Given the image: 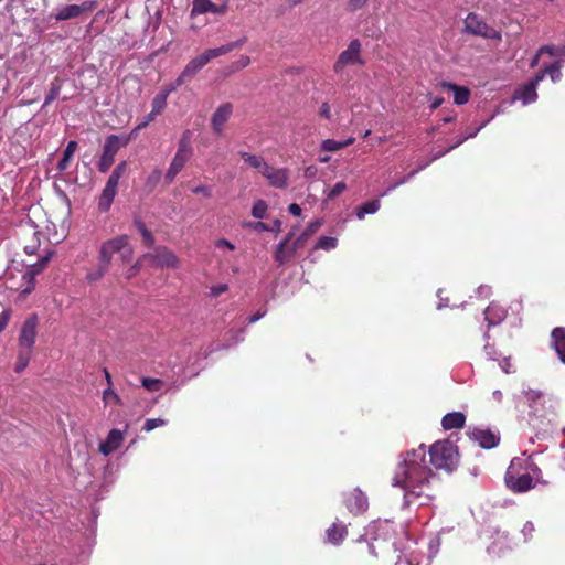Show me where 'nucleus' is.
<instances>
[{
  "mask_svg": "<svg viewBox=\"0 0 565 565\" xmlns=\"http://www.w3.org/2000/svg\"><path fill=\"white\" fill-rule=\"evenodd\" d=\"M425 457L426 451L422 445L418 449L407 451L395 470L392 484L404 490L405 504L418 501L424 505L433 497L430 479L435 475L426 465Z\"/></svg>",
  "mask_w": 565,
  "mask_h": 565,
  "instance_id": "obj_1",
  "label": "nucleus"
},
{
  "mask_svg": "<svg viewBox=\"0 0 565 565\" xmlns=\"http://www.w3.org/2000/svg\"><path fill=\"white\" fill-rule=\"evenodd\" d=\"M115 254H120L122 263H128L134 254V249L129 244L127 235H119L111 239L105 241L99 248L98 264L95 269L87 273V280L98 281L109 270Z\"/></svg>",
  "mask_w": 565,
  "mask_h": 565,
  "instance_id": "obj_2",
  "label": "nucleus"
},
{
  "mask_svg": "<svg viewBox=\"0 0 565 565\" xmlns=\"http://www.w3.org/2000/svg\"><path fill=\"white\" fill-rule=\"evenodd\" d=\"M430 463L436 469L451 472L458 463V452L455 445L449 440H439L430 449Z\"/></svg>",
  "mask_w": 565,
  "mask_h": 565,
  "instance_id": "obj_3",
  "label": "nucleus"
},
{
  "mask_svg": "<svg viewBox=\"0 0 565 565\" xmlns=\"http://www.w3.org/2000/svg\"><path fill=\"white\" fill-rule=\"evenodd\" d=\"M218 57L217 52L214 49L205 50L202 54L193 57L183 68L179 77L170 90H174L177 87L182 86L191 82L196 74L207 64L211 60Z\"/></svg>",
  "mask_w": 565,
  "mask_h": 565,
  "instance_id": "obj_4",
  "label": "nucleus"
},
{
  "mask_svg": "<svg viewBox=\"0 0 565 565\" xmlns=\"http://www.w3.org/2000/svg\"><path fill=\"white\" fill-rule=\"evenodd\" d=\"M193 153V149L190 143V131H185L179 140L178 151L174 154L171 164L166 173V181L168 183L173 182L177 174L184 168Z\"/></svg>",
  "mask_w": 565,
  "mask_h": 565,
  "instance_id": "obj_5",
  "label": "nucleus"
},
{
  "mask_svg": "<svg viewBox=\"0 0 565 565\" xmlns=\"http://www.w3.org/2000/svg\"><path fill=\"white\" fill-rule=\"evenodd\" d=\"M129 138L126 136L110 135L107 137L103 147V153L98 161V169L105 173L111 167L116 153L128 145Z\"/></svg>",
  "mask_w": 565,
  "mask_h": 565,
  "instance_id": "obj_6",
  "label": "nucleus"
},
{
  "mask_svg": "<svg viewBox=\"0 0 565 565\" xmlns=\"http://www.w3.org/2000/svg\"><path fill=\"white\" fill-rule=\"evenodd\" d=\"M362 45L358 39L352 40L347 50L340 53L337 62L333 65V71L341 74L347 66L363 65L364 62L361 56Z\"/></svg>",
  "mask_w": 565,
  "mask_h": 565,
  "instance_id": "obj_7",
  "label": "nucleus"
},
{
  "mask_svg": "<svg viewBox=\"0 0 565 565\" xmlns=\"http://www.w3.org/2000/svg\"><path fill=\"white\" fill-rule=\"evenodd\" d=\"M465 31L467 33L479 35L484 39L500 40L501 34L497 30L490 28L476 13H469L465 19Z\"/></svg>",
  "mask_w": 565,
  "mask_h": 565,
  "instance_id": "obj_8",
  "label": "nucleus"
},
{
  "mask_svg": "<svg viewBox=\"0 0 565 565\" xmlns=\"http://www.w3.org/2000/svg\"><path fill=\"white\" fill-rule=\"evenodd\" d=\"M39 324V319L35 313L29 316L25 321L22 323L19 339H18V349L33 351L35 338H36V329Z\"/></svg>",
  "mask_w": 565,
  "mask_h": 565,
  "instance_id": "obj_9",
  "label": "nucleus"
},
{
  "mask_svg": "<svg viewBox=\"0 0 565 565\" xmlns=\"http://www.w3.org/2000/svg\"><path fill=\"white\" fill-rule=\"evenodd\" d=\"M143 258H147L152 267L177 268L179 265V259L174 253L163 246L156 247L152 253L143 254Z\"/></svg>",
  "mask_w": 565,
  "mask_h": 565,
  "instance_id": "obj_10",
  "label": "nucleus"
},
{
  "mask_svg": "<svg viewBox=\"0 0 565 565\" xmlns=\"http://www.w3.org/2000/svg\"><path fill=\"white\" fill-rule=\"evenodd\" d=\"M260 173L268 180V183L278 189H285L288 186L289 170L285 168H274L266 166L263 168Z\"/></svg>",
  "mask_w": 565,
  "mask_h": 565,
  "instance_id": "obj_11",
  "label": "nucleus"
},
{
  "mask_svg": "<svg viewBox=\"0 0 565 565\" xmlns=\"http://www.w3.org/2000/svg\"><path fill=\"white\" fill-rule=\"evenodd\" d=\"M505 483L514 492H525L533 488V478L530 473H522L514 476L512 473V465L509 467L505 475Z\"/></svg>",
  "mask_w": 565,
  "mask_h": 565,
  "instance_id": "obj_12",
  "label": "nucleus"
},
{
  "mask_svg": "<svg viewBox=\"0 0 565 565\" xmlns=\"http://www.w3.org/2000/svg\"><path fill=\"white\" fill-rule=\"evenodd\" d=\"M233 113V105L231 103L222 104L211 118V127L216 135H222L225 124L228 121Z\"/></svg>",
  "mask_w": 565,
  "mask_h": 565,
  "instance_id": "obj_13",
  "label": "nucleus"
},
{
  "mask_svg": "<svg viewBox=\"0 0 565 565\" xmlns=\"http://www.w3.org/2000/svg\"><path fill=\"white\" fill-rule=\"evenodd\" d=\"M93 9L92 2H83L82 4H67L58 9L55 18L56 20H70L79 17L83 12L90 11Z\"/></svg>",
  "mask_w": 565,
  "mask_h": 565,
  "instance_id": "obj_14",
  "label": "nucleus"
},
{
  "mask_svg": "<svg viewBox=\"0 0 565 565\" xmlns=\"http://www.w3.org/2000/svg\"><path fill=\"white\" fill-rule=\"evenodd\" d=\"M347 508L354 514L362 513L367 508V499L364 493L354 489L349 497L345 499Z\"/></svg>",
  "mask_w": 565,
  "mask_h": 565,
  "instance_id": "obj_15",
  "label": "nucleus"
},
{
  "mask_svg": "<svg viewBox=\"0 0 565 565\" xmlns=\"http://www.w3.org/2000/svg\"><path fill=\"white\" fill-rule=\"evenodd\" d=\"M124 440V434L119 429H111L104 443L99 445V451L108 456L117 450Z\"/></svg>",
  "mask_w": 565,
  "mask_h": 565,
  "instance_id": "obj_16",
  "label": "nucleus"
},
{
  "mask_svg": "<svg viewBox=\"0 0 565 565\" xmlns=\"http://www.w3.org/2000/svg\"><path fill=\"white\" fill-rule=\"evenodd\" d=\"M225 10L226 6H217L213 3L211 0H194L191 10V17L193 18L199 14H204L207 12L221 14L224 13Z\"/></svg>",
  "mask_w": 565,
  "mask_h": 565,
  "instance_id": "obj_17",
  "label": "nucleus"
},
{
  "mask_svg": "<svg viewBox=\"0 0 565 565\" xmlns=\"http://www.w3.org/2000/svg\"><path fill=\"white\" fill-rule=\"evenodd\" d=\"M470 438L486 449L493 448L499 443V437L495 434L483 429H473L470 434Z\"/></svg>",
  "mask_w": 565,
  "mask_h": 565,
  "instance_id": "obj_18",
  "label": "nucleus"
},
{
  "mask_svg": "<svg viewBox=\"0 0 565 565\" xmlns=\"http://www.w3.org/2000/svg\"><path fill=\"white\" fill-rule=\"evenodd\" d=\"M292 236H294V233L290 232L287 235V237L281 243H279L277 245V247H276L275 260L279 265H282L286 262H288L292 257L295 252H296V250H292V244L290 246H288V243H289V241L291 239Z\"/></svg>",
  "mask_w": 565,
  "mask_h": 565,
  "instance_id": "obj_19",
  "label": "nucleus"
},
{
  "mask_svg": "<svg viewBox=\"0 0 565 565\" xmlns=\"http://www.w3.org/2000/svg\"><path fill=\"white\" fill-rule=\"evenodd\" d=\"M514 98L521 99L524 105L535 102L537 98L536 86L529 82L515 92Z\"/></svg>",
  "mask_w": 565,
  "mask_h": 565,
  "instance_id": "obj_20",
  "label": "nucleus"
},
{
  "mask_svg": "<svg viewBox=\"0 0 565 565\" xmlns=\"http://www.w3.org/2000/svg\"><path fill=\"white\" fill-rule=\"evenodd\" d=\"M321 225V220L312 221L303 231V233L292 242V250H297L298 248H300L305 244V242L320 228Z\"/></svg>",
  "mask_w": 565,
  "mask_h": 565,
  "instance_id": "obj_21",
  "label": "nucleus"
},
{
  "mask_svg": "<svg viewBox=\"0 0 565 565\" xmlns=\"http://www.w3.org/2000/svg\"><path fill=\"white\" fill-rule=\"evenodd\" d=\"M505 311L502 307L491 303L484 310V318L489 326H495L503 320Z\"/></svg>",
  "mask_w": 565,
  "mask_h": 565,
  "instance_id": "obj_22",
  "label": "nucleus"
},
{
  "mask_svg": "<svg viewBox=\"0 0 565 565\" xmlns=\"http://www.w3.org/2000/svg\"><path fill=\"white\" fill-rule=\"evenodd\" d=\"M466 417L460 412L448 413L444 416L441 425L445 429L461 428L465 425Z\"/></svg>",
  "mask_w": 565,
  "mask_h": 565,
  "instance_id": "obj_23",
  "label": "nucleus"
},
{
  "mask_svg": "<svg viewBox=\"0 0 565 565\" xmlns=\"http://www.w3.org/2000/svg\"><path fill=\"white\" fill-rule=\"evenodd\" d=\"M552 339L559 360L565 363V329L555 328L552 332Z\"/></svg>",
  "mask_w": 565,
  "mask_h": 565,
  "instance_id": "obj_24",
  "label": "nucleus"
},
{
  "mask_svg": "<svg viewBox=\"0 0 565 565\" xmlns=\"http://www.w3.org/2000/svg\"><path fill=\"white\" fill-rule=\"evenodd\" d=\"M443 87L455 93L454 99L456 104L463 105L468 103L470 96V90L468 88L457 86L452 83H443Z\"/></svg>",
  "mask_w": 565,
  "mask_h": 565,
  "instance_id": "obj_25",
  "label": "nucleus"
},
{
  "mask_svg": "<svg viewBox=\"0 0 565 565\" xmlns=\"http://www.w3.org/2000/svg\"><path fill=\"white\" fill-rule=\"evenodd\" d=\"M116 193H117V190L105 185V188L99 196V201H98V209L102 212H106L109 210V207L115 199Z\"/></svg>",
  "mask_w": 565,
  "mask_h": 565,
  "instance_id": "obj_26",
  "label": "nucleus"
},
{
  "mask_svg": "<svg viewBox=\"0 0 565 565\" xmlns=\"http://www.w3.org/2000/svg\"><path fill=\"white\" fill-rule=\"evenodd\" d=\"M76 149H77V142L74 140L68 141V143L63 152V157L57 163V170L60 172H62L68 168L70 161H71L73 154L75 153Z\"/></svg>",
  "mask_w": 565,
  "mask_h": 565,
  "instance_id": "obj_27",
  "label": "nucleus"
},
{
  "mask_svg": "<svg viewBox=\"0 0 565 565\" xmlns=\"http://www.w3.org/2000/svg\"><path fill=\"white\" fill-rule=\"evenodd\" d=\"M379 209H380L379 200L365 202L361 206L358 207L356 216L359 220H363L366 214H373V213L377 212Z\"/></svg>",
  "mask_w": 565,
  "mask_h": 565,
  "instance_id": "obj_28",
  "label": "nucleus"
},
{
  "mask_svg": "<svg viewBox=\"0 0 565 565\" xmlns=\"http://www.w3.org/2000/svg\"><path fill=\"white\" fill-rule=\"evenodd\" d=\"M354 139L353 138H349L347 139L345 141H342V142H339V141H335L333 139H326L322 141L321 143V148L322 150L324 151H338L351 143H353Z\"/></svg>",
  "mask_w": 565,
  "mask_h": 565,
  "instance_id": "obj_29",
  "label": "nucleus"
},
{
  "mask_svg": "<svg viewBox=\"0 0 565 565\" xmlns=\"http://www.w3.org/2000/svg\"><path fill=\"white\" fill-rule=\"evenodd\" d=\"M32 351L18 349V356L15 362V372L21 373L29 364Z\"/></svg>",
  "mask_w": 565,
  "mask_h": 565,
  "instance_id": "obj_30",
  "label": "nucleus"
},
{
  "mask_svg": "<svg viewBox=\"0 0 565 565\" xmlns=\"http://www.w3.org/2000/svg\"><path fill=\"white\" fill-rule=\"evenodd\" d=\"M239 156L244 159L245 162H247L250 167L258 169L259 172L263 170V168L266 166V162L262 157L250 154L245 151H241Z\"/></svg>",
  "mask_w": 565,
  "mask_h": 565,
  "instance_id": "obj_31",
  "label": "nucleus"
},
{
  "mask_svg": "<svg viewBox=\"0 0 565 565\" xmlns=\"http://www.w3.org/2000/svg\"><path fill=\"white\" fill-rule=\"evenodd\" d=\"M135 225L142 236V242L146 246L151 247L154 244V237L152 233L146 227L140 220H135Z\"/></svg>",
  "mask_w": 565,
  "mask_h": 565,
  "instance_id": "obj_32",
  "label": "nucleus"
},
{
  "mask_svg": "<svg viewBox=\"0 0 565 565\" xmlns=\"http://www.w3.org/2000/svg\"><path fill=\"white\" fill-rule=\"evenodd\" d=\"M347 533L345 526L333 524L328 531V539L330 542L339 543Z\"/></svg>",
  "mask_w": 565,
  "mask_h": 565,
  "instance_id": "obj_33",
  "label": "nucleus"
},
{
  "mask_svg": "<svg viewBox=\"0 0 565 565\" xmlns=\"http://www.w3.org/2000/svg\"><path fill=\"white\" fill-rule=\"evenodd\" d=\"M545 66H546L547 75L551 77V81L553 83L558 82L562 77L561 70L563 67V61L558 60V61H555L554 63L545 65Z\"/></svg>",
  "mask_w": 565,
  "mask_h": 565,
  "instance_id": "obj_34",
  "label": "nucleus"
},
{
  "mask_svg": "<svg viewBox=\"0 0 565 565\" xmlns=\"http://www.w3.org/2000/svg\"><path fill=\"white\" fill-rule=\"evenodd\" d=\"M246 40L247 39L244 36V38H242V39H239L237 41L224 44V45H222L220 47H215L214 50H215V52H217L218 56H222V55H225V54L232 52L233 50H235L237 47L243 46L245 44Z\"/></svg>",
  "mask_w": 565,
  "mask_h": 565,
  "instance_id": "obj_35",
  "label": "nucleus"
},
{
  "mask_svg": "<svg viewBox=\"0 0 565 565\" xmlns=\"http://www.w3.org/2000/svg\"><path fill=\"white\" fill-rule=\"evenodd\" d=\"M61 87H62V83L58 78H55L52 83H51V88L45 97V102H44V105H49L51 104L55 98H57V96L60 95V92H61Z\"/></svg>",
  "mask_w": 565,
  "mask_h": 565,
  "instance_id": "obj_36",
  "label": "nucleus"
},
{
  "mask_svg": "<svg viewBox=\"0 0 565 565\" xmlns=\"http://www.w3.org/2000/svg\"><path fill=\"white\" fill-rule=\"evenodd\" d=\"M43 268L39 265V263L32 265L30 267V269L23 275V278L24 279H28L29 284H31V286H29L28 288H25L24 292H30L31 289H33V280H34V277L35 275H38L39 273H41Z\"/></svg>",
  "mask_w": 565,
  "mask_h": 565,
  "instance_id": "obj_37",
  "label": "nucleus"
},
{
  "mask_svg": "<svg viewBox=\"0 0 565 565\" xmlns=\"http://www.w3.org/2000/svg\"><path fill=\"white\" fill-rule=\"evenodd\" d=\"M141 382L142 386L150 392H157L163 385V382L160 379L142 377Z\"/></svg>",
  "mask_w": 565,
  "mask_h": 565,
  "instance_id": "obj_38",
  "label": "nucleus"
},
{
  "mask_svg": "<svg viewBox=\"0 0 565 565\" xmlns=\"http://www.w3.org/2000/svg\"><path fill=\"white\" fill-rule=\"evenodd\" d=\"M266 211H267L266 202L263 201V200H258L253 205L252 215L255 218L262 220V218H264L266 216Z\"/></svg>",
  "mask_w": 565,
  "mask_h": 565,
  "instance_id": "obj_39",
  "label": "nucleus"
},
{
  "mask_svg": "<svg viewBox=\"0 0 565 565\" xmlns=\"http://www.w3.org/2000/svg\"><path fill=\"white\" fill-rule=\"evenodd\" d=\"M335 246L337 239L334 237L329 236H321L316 244V248L326 250L333 249L335 248Z\"/></svg>",
  "mask_w": 565,
  "mask_h": 565,
  "instance_id": "obj_40",
  "label": "nucleus"
},
{
  "mask_svg": "<svg viewBox=\"0 0 565 565\" xmlns=\"http://www.w3.org/2000/svg\"><path fill=\"white\" fill-rule=\"evenodd\" d=\"M148 262L147 258H143V255L139 257L135 264L130 266V268L127 271V279H130L135 277L143 267L145 263Z\"/></svg>",
  "mask_w": 565,
  "mask_h": 565,
  "instance_id": "obj_41",
  "label": "nucleus"
},
{
  "mask_svg": "<svg viewBox=\"0 0 565 565\" xmlns=\"http://www.w3.org/2000/svg\"><path fill=\"white\" fill-rule=\"evenodd\" d=\"M166 98H167V95H158L154 97V99L152 102V110H151L152 114H154L157 116L162 111V109L166 106Z\"/></svg>",
  "mask_w": 565,
  "mask_h": 565,
  "instance_id": "obj_42",
  "label": "nucleus"
},
{
  "mask_svg": "<svg viewBox=\"0 0 565 565\" xmlns=\"http://www.w3.org/2000/svg\"><path fill=\"white\" fill-rule=\"evenodd\" d=\"M166 424V420L162 418H149L145 422L143 430L151 431L157 427H161Z\"/></svg>",
  "mask_w": 565,
  "mask_h": 565,
  "instance_id": "obj_43",
  "label": "nucleus"
},
{
  "mask_svg": "<svg viewBox=\"0 0 565 565\" xmlns=\"http://www.w3.org/2000/svg\"><path fill=\"white\" fill-rule=\"evenodd\" d=\"M347 189V184L344 182H338L328 193V199L333 200L338 195H340Z\"/></svg>",
  "mask_w": 565,
  "mask_h": 565,
  "instance_id": "obj_44",
  "label": "nucleus"
},
{
  "mask_svg": "<svg viewBox=\"0 0 565 565\" xmlns=\"http://www.w3.org/2000/svg\"><path fill=\"white\" fill-rule=\"evenodd\" d=\"M103 399L104 402H108L109 399H113L116 404H120L119 396L114 392V390L110 387H107L103 393Z\"/></svg>",
  "mask_w": 565,
  "mask_h": 565,
  "instance_id": "obj_45",
  "label": "nucleus"
},
{
  "mask_svg": "<svg viewBox=\"0 0 565 565\" xmlns=\"http://www.w3.org/2000/svg\"><path fill=\"white\" fill-rule=\"evenodd\" d=\"M250 63V58L247 55H242L234 64H233V71H239L242 68H245Z\"/></svg>",
  "mask_w": 565,
  "mask_h": 565,
  "instance_id": "obj_46",
  "label": "nucleus"
},
{
  "mask_svg": "<svg viewBox=\"0 0 565 565\" xmlns=\"http://www.w3.org/2000/svg\"><path fill=\"white\" fill-rule=\"evenodd\" d=\"M369 0H349L348 1V10L351 12L358 11L362 9Z\"/></svg>",
  "mask_w": 565,
  "mask_h": 565,
  "instance_id": "obj_47",
  "label": "nucleus"
},
{
  "mask_svg": "<svg viewBox=\"0 0 565 565\" xmlns=\"http://www.w3.org/2000/svg\"><path fill=\"white\" fill-rule=\"evenodd\" d=\"M525 396H526V398H527V401L530 403H534V402L539 401L543 396V393L541 391H537V390L529 388L525 392Z\"/></svg>",
  "mask_w": 565,
  "mask_h": 565,
  "instance_id": "obj_48",
  "label": "nucleus"
},
{
  "mask_svg": "<svg viewBox=\"0 0 565 565\" xmlns=\"http://www.w3.org/2000/svg\"><path fill=\"white\" fill-rule=\"evenodd\" d=\"M539 54H548L551 56H558V47L554 45H543L539 49Z\"/></svg>",
  "mask_w": 565,
  "mask_h": 565,
  "instance_id": "obj_49",
  "label": "nucleus"
},
{
  "mask_svg": "<svg viewBox=\"0 0 565 565\" xmlns=\"http://www.w3.org/2000/svg\"><path fill=\"white\" fill-rule=\"evenodd\" d=\"M245 225L248 227H252L253 230H255L257 232H264V231L269 232V226L263 222H248Z\"/></svg>",
  "mask_w": 565,
  "mask_h": 565,
  "instance_id": "obj_50",
  "label": "nucleus"
},
{
  "mask_svg": "<svg viewBox=\"0 0 565 565\" xmlns=\"http://www.w3.org/2000/svg\"><path fill=\"white\" fill-rule=\"evenodd\" d=\"M547 75L546 66L544 65L543 68H541L534 77L530 81L532 84H534L536 87L541 81L544 79V77Z\"/></svg>",
  "mask_w": 565,
  "mask_h": 565,
  "instance_id": "obj_51",
  "label": "nucleus"
},
{
  "mask_svg": "<svg viewBox=\"0 0 565 565\" xmlns=\"http://www.w3.org/2000/svg\"><path fill=\"white\" fill-rule=\"evenodd\" d=\"M10 316L11 313L9 310H4L0 313V332L7 327Z\"/></svg>",
  "mask_w": 565,
  "mask_h": 565,
  "instance_id": "obj_52",
  "label": "nucleus"
},
{
  "mask_svg": "<svg viewBox=\"0 0 565 565\" xmlns=\"http://www.w3.org/2000/svg\"><path fill=\"white\" fill-rule=\"evenodd\" d=\"M227 289H228V287L225 284L213 286V287H211V295L213 297H217L221 294L225 292Z\"/></svg>",
  "mask_w": 565,
  "mask_h": 565,
  "instance_id": "obj_53",
  "label": "nucleus"
},
{
  "mask_svg": "<svg viewBox=\"0 0 565 565\" xmlns=\"http://www.w3.org/2000/svg\"><path fill=\"white\" fill-rule=\"evenodd\" d=\"M192 192L195 194H203L206 198L211 196V191L205 185H198L192 189Z\"/></svg>",
  "mask_w": 565,
  "mask_h": 565,
  "instance_id": "obj_54",
  "label": "nucleus"
},
{
  "mask_svg": "<svg viewBox=\"0 0 565 565\" xmlns=\"http://www.w3.org/2000/svg\"><path fill=\"white\" fill-rule=\"evenodd\" d=\"M120 178L117 174L111 173L107 180L106 185L117 190Z\"/></svg>",
  "mask_w": 565,
  "mask_h": 565,
  "instance_id": "obj_55",
  "label": "nucleus"
},
{
  "mask_svg": "<svg viewBox=\"0 0 565 565\" xmlns=\"http://www.w3.org/2000/svg\"><path fill=\"white\" fill-rule=\"evenodd\" d=\"M127 163L126 161L120 162L116 166L114 171L111 173L117 174V177L121 178L124 173L126 172Z\"/></svg>",
  "mask_w": 565,
  "mask_h": 565,
  "instance_id": "obj_56",
  "label": "nucleus"
},
{
  "mask_svg": "<svg viewBox=\"0 0 565 565\" xmlns=\"http://www.w3.org/2000/svg\"><path fill=\"white\" fill-rule=\"evenodd\" d=\"M156 118V115L150 113L148 114L145 119L137 126V129H142L147 127L153 119Z\"/></svg>",
  "mask_w": 565,
  "mask_h": 565,
  "instance_id": "obj_57",
  "label": "nucleus"
},
{
  "mask_svg": "<svg viewBox=\"0 0 565 565\" xmlns=\"http://www.w3.org/2000/svg\"><path fill=\"white\" fill-rule=\"evenodd\" d=\"M320 115L324 118H330L331 116V110H330V106L328 105V103H323L321 105V108H320Z\"/></svg>",
  "mask_w": 565,
  "mask_h": 565,
  "instance_id": "obj_58",
  "label": "nucleus"
},
{
  "mask_svg": "<svg viewBox=\"0 0 565 565\" xmlns=\"http://www.w3.org/2000/svg\"><path fill=\"white\" fill-rule=\"evenodd\" d=\"M288 210L294 216H299L301 214V207L297 203H291Z\"/></svg>",
  "mask_w": 565,
  "mask_h": 565,
  "instance_id": "obj_59",
  "label": "nucleus"
},
{
  "mask_svg": "<svg viewBox=\"0 0 565 565\" xmlns=\"http://www.w3.org/2000/svg\"><path fill=\"white\" fill-rule=\"evenodd\" d=\"M483 127V125L481 127H479L475 132H471L470 135H468L467 137H463L461 138L460 140H458L454 146H451L449 149H454L456 148L457 146L461 145L465 140H467L468 138H471V137H475L476 134Z\"/></svg>",
  "mask_w": 565,
  "mask_h": 565,
  "instance_id": "obj_60",
  "label": "nucleus"
},
{
  "mask_svg": "<svg viewBox=\"0 0 565 565\" xmlns=\"http://www.w3.org/2000/svg\"><path fill=\"white\" fill-rule=\"evenodd\" d=\"M316 173H317V168L313 166H310L305 170V177L308 179L313 178L316 175Z\"/></svg>",
  "mask_w": 565,
  "mask_h": 565,
  "instance_id": "obj_61",
  "label": "nucleus"
},
{
  "mask_svg": "<svg viewBox=\"0 0 565 565\" xmlns=\"http://www.w3.org/2000/svg\"><path fill=\"white\" fill-rule=\"evenodd\" d=\"M52 254L53 253H47L45 256L41 257V259L39 260V265L44 268L47 263L50 262L51 257H52Z\"/></svg>",
  "mask_w": 565,
  "mask_h": 565,
  "instance_id": "obj_62",
  "label": "nucleus"
},
{
  "mask_svg": "<svg viewBox=\"0 0 565 565\" xmlns=\"http://www.w3.org/2000/svg\"><path fill=\"white\" fill-rule=\"evenodd\" d=\"M264 316H265V311L264 312H257V313H255V315H253V316H250L248 318V322L249 323H254V322L258 321Z\"/></svg>",
  "mask_w": 565,
  "mask_h": 565,
  "instance_id": "obj_63",
  "label": "nucleus"
},
{
  "mask_svg": "<svg viewBox=\"0 0 565 565\" xmlns=\"http://www.w3.org/2000/svg\"><path fill=\"white\" fill-rule=\"evenodd\" d=\"M510 366H511V363H510V360L509 359H504L501 363V367L502 370L505 372V373H509L510 372Z\"/></svg>",
  "mask_w": 565,
  "mask_h": 565,
  "instance_id": "obj_64",
  "label": "nucleus"
}]
</instances>
